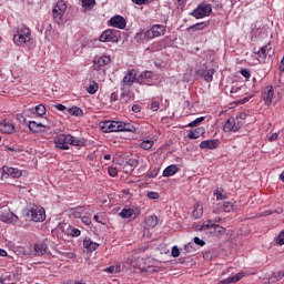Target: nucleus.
I'll list each match as a JSON object with an SVG mask.
<instances>
[{"label":"nucleus","instance_id":"obj_1","mask_svg":"<svg viewBox=\"0 0 284 284\" xmlns=\"http://www.w3.org/2000/svg\"><path fill=\"white\" fill-rule=\"evenodd\" d=\"M54 145L55 148H59V150H70V146L68 145H75L78 148H81L85 145V141L79 138H74L70 134H60L55 139Z\"/></svg>","mask_w":284,"mask_h":284},{"label":"nucleus","instance_id":"obj_2","mask_svg":"<svg viewBox=\"0 0 284 284\" xmlns=\"http://www.w3.org/2000/svg\"><path fill=\"white\" fill-rule=\"evenodd\" d=\"M32 31L26 24H20L17 27L16 34H13V43L16 45H24L29 43Z\"/></svg>","mask_w":284,"mask_h":284},{"label":"nucleus","instance_id":"obj_3","mask_svg":"<svg viewBox=\"0 0 284 284\" xmlns=\"http://www.w3.org/2000/svg\"><path fill=\"white\" fill-rule=\"evenodd\" d=\"M27 216L34 223H43L45 220V209L32 205L27 210Z\"/></svg>","mask_w":284,"mask_h":284},{"label":"nucleus","instance_id":"obj_4","mask_svg":"<svg viewBox=\"0 0 284 284\" xmlns=\"http://www.w3.org/2000/svg\"><path fill=\"white\" fill-rule=\"evenodd\" d=\"M65 10H68V4L63 0H59L57 4L52 9V17L54 23L61 26L63 23V14H65Z\"/></svg>","mask_w":284,"mask_h":284},{"label":"nucleus","instance_id":"obj_5","mask_svg":"<svg viewBox=\"0 0 284 284\" xmlns=\"http://www.w3.org/2000/svg\"><path fill=\"white\" fill-rule=\"evenodd\" d=\"M191 14H192V17H195V19H203L205 17H210V14H212V6L201 3V4L197 6L196 9H194L191 12Z\"/></svg>","mask_w":284,"mask_h":284},{"label":"nucleus","instance_id":"obj_6","mask_svg":"<svg viewBox=\"0 0 284 284\" xmlns=\"http://www.w3.org/2000/svg\"><path fill=\"white\" fill-rule=\"evenodd\" d=\"M163 34H165V26L154 24L150 30L144 33V39H148V41H150V39H156V37H162Z\"/></svg>","mask_w":284,"mask_h":284},{"label":"nucleus","instance_id":"obj_7","mask_svg":"<svg viewBox=\"0 0 284 284\" xmlns=\"http://www.w3.org/2000/svg\"><path fill=\"white\" fill-rule=\"evenodd\" d=\"M241 128H243V122L234 118H229L223 125L224 132H239Z\"/></svg>","mask_w":284,"mask_h":284},{"label":"nucleus","instance_id":"obj_8","mask_svg":"<svg viewBox=\"0 0 284 284\" xmlns=\"http://www.w3.org/2000/svg\"><path fill=\"white\" fill-rule=\"evenodd\" d=\"M118 31L114 29H108L105 30L99 38V41L102 43H108L110 41H119Z\"/></svg>","mask_w":284,"mask_h":284},{"label":"nucleus","instance_id":"obj_9","mask_svg":"<svg viewBox=\"0 0 284 284\" xmlns=\"http://www.w3.org/2000/svg\"><path fill=\"white\" fill-rule=\"evenodd\" d=\"M109 26L112 28H118L119 30H125L128 21L123 16H114L109 20Z\"/></svg>","mask_w":284,"mask_h":284},{"label":"nucleus","instance_id":"obj_10","mask_svg":"<svg viewBox=\"0 0 284 284\" xmlns=\"http://www.w3.org/2000/svg\"><path fill=\"white\" fill-rule=\"evenodd\" d=\"M100 129L104 133L119 132V121H104L100 123Z\"/></svg>","mask_w":284,"mask_h":284},{"label":"nucleus","instance_id":"obj_11","mask_svg":"<svg viewBox=\"0 0 284 284\" xmlns=\"http://www.w3.org/2000/svg\"><path fill=\"white\" fill-rule=\"evenodd\" d=\"M136 81V72L134 70L128 71V73L124 75L122 80V88H132L134 85V82Z\"/></svg>","mask_w":284,"mask_h":284},{"label":"nucleus","instance_id":"obj_12","mask_svg":"<svg viewBox=\"0 0 284 284\" xmlns=\"http://www.w3.org/2000/svg\"><path fill=\"white\" fill-rule=\"evenodd\" d=\"M111 61L110 55H102L98 60H93V69L99 71L103 65H110Z\"/></svg>","mask_w":284,"mask_h":284},{"label":"nucleus","instance_id":"obj_13","mask_svg":"<svg viewBox=\"0 0 284 284\" xmlns=\"http://www.w3.org/2000/svg\"><path fill=\"white\" fill-rule=\"evenodd\" d=\"M219 145H221V141H219V139L204 140L200 143L201 150H216Z\"/></svg>","mask_w":284,"mask_h":284},{"label":"nucleus","instance_id":"obj_14","mask_svg":"<svg viewBox=\"0 0 284 284\" xmlns=\"http://www.w3.org/2000/svg\"><path fill=\"white\" fill-rule=\"evenodd\" d=\"M262 97L265 105H272V101L274 99V87H266L264 92L262 93Z\"/></svg>","mask_w":284,"mask_h":284},{"label":"nucleus","instance_id":"obj_15","mask_svg":"<svg viewBox=\"0 0 284 284\" xmlns=\"http://www.w3.org/2000/svg\"><path fill=\"white\" fill-rule=\"evenodd\" d=\"M36 256H43V254H50V248L45 242L34 244Z\"/></svg>","mask_w":284,"mask_h":284},{"label":"nucleus","instance_id":"obj_16","mask_svg":"<svg viewBox=\"0 0 284 284\" xmlns=\"http://www.w3.org/2000/svg\"><path fill=\"white\" fill-rule=\"evenodd\" d=\"M202 230H214L216 234H225V229L219 224H212V221H209L207 224H203Z\"/></svg>","mask_w":284,"mask_h":284},{"label":"nucleus","instance_id":"obj_17","mask_svg":"<svg viewBox=\"0 0 284 284\" xmlns=\"http://www.w3.org/2000/svg\"><path fill=\"white\" fill-rule=\"evenodd\" d=\"M0 132L2 134H12L14 132V125L10 121H2L0 123Z\"/></svg>","mask_w":284,"mask_h":284},{"label":"nucleus","instance_id":"obj_18","mask_svg":"<svg viewBox=\"0 0 284 284\" xmlns=\"http://www.w3.org/2000/svg\"><path fill=\"white\" fill-rule=\"evenodd\" d=\"M196 74H197V77H201L202 79H204V81H207L210 83V81H212V79L214 77V71L200 69L196 71Z\"/></svg>","mask_w":284,"mask_h":284},{"label":"nucleus","instance_id":"obj_19","mask_svg":"<svg viewBox=\"0 0 284 284\" xmlns=\"http://www.w3.org/2000/svg\"><path fill=\"white\" fill-rule=\"evenodd\" d=\"M29 130L33 132L34 134H39V132L45 131V125L42 123H37V121H30L29 122Z\"/></svg>","mask_w":284,"mask_h":284},{"label":"nucleus","instance_id":"obj_20","mask_svg":"<svg viewBox=\"0 0 284 284\" xmlns=\"http://www.w3.org/2000/svg\"><path fill=\"white\" fill-rule=\"evenodd\" d=\"M0 221H2V223H17V221H19V216H17L14 213L10 212L7 214H2L0 216Z\"/></svg>","mask_w":284,"mask_h":284},{"label":"nucleus","instance_id":"obj_21","mask_svg":"<svg viewBox=\"0 0 284 284\" xmlns=\"http://www.w3.org/2000/svg\"><path fill=\"white\" fill-rule=\"evenodd\" d=\"M3 172L7 176H11L12 179H19L21 176V170L14 168H3Z\"/></svg>","mask_w":284,"mask_h":284},{"label":"nucleus","instance_id":"obj_22","mask_svg":"<svg viewBox=\"0 0 284 284\" xmlns=\"http://www.w3.org/2000/svg\"><path fill=\"white\" fill-rule=\"evenodd\" d=\"M205 134V128H197L189 132V139H201Z\"/></svg>","mask_w":284,"mask_h":284},{"label":"nucleus","instance_id":"obj_23","mask_svg":"<svg viewBox=\"0 0 284 284\" xmlns=\"http://www.w3.org/2000/svg\"><path fill=\"white\" fill-rule=\"evenodd\" d=\"M83 247L88 250V252H94L99 247V244L97 242H92V240H84L83 241Z\"/></svg>","mask_w":284,"mask_h":284},{"label":"nucleus","instance_id":"obj_24","mask_svg":"<svg viewBox=\"0 0 284 284\" xmlns=\"http://www.w3.org/2000/svg\"><path fill=\"white\" fill-rule=\"evenodd\" d=\"M119 132H136V128L131 123L119 122Z\"/></svg>","mask_w":284,"mask_h":284},{"label":"nucleus","instance_id":"obj_25","mask_svg":"<svg viewBox=\"0 0 284 284\" xmlns=\"http://www.w3.org/2000/svg\"><path fill=\"white\" fill-rule=\"evenodd\" d=\"M179 172V166L172 164L163 171V176H174Z\"/></svg>","mask_w":284,"mask_h":284},{"label":"nucleus","instance_id":"obj_26","mask_svg":"<svg viewBox=\"0 0 284 284\" xmlns=\"http://www.w3.org/2000/svg\"><path fill=\"white\" fill-rule=\"evenodd\" d=\"M68 114H71V116H83V110L79 106H72L67 109Z\"/></svg>","mask_w":284,"mask_h":284},{"label":"nucleus","instance_id":"obj_27","mask_svg":"<svg viewBox=\"0 0 284 284\" xmlns=\"http://www.w3.org/2000/svg\"><path fill=\"white\" fill-rule=\"evenodd\" d=\"M203 216V205L200 203L194 204L193 217L201 219Z\"/></svg>","mask_w":284,"mask_h":284},{"label":"nucleus","instance_id":"obj_28","mask_svg":"<svg viewBox=\"0 0 284 284\" xmlns=\"http://www.w3.org/2000/svg\"><path fill=\"white\" fill-rule=\"evenodd\" d=\"M145 223L148 227H156L159 224V217H156V215H151L145 220Z\"/></svg>","mask_w":284,"mask_h":284},{"label":"nucleus","instance_id":"obj_29","mask_svg":"<svg viewBox=\"0 0 284 284\" xmlns=\"http://www.w3.org/2000/svg\"><path fill=\"white\" fill-rule=\"evenodd\" d=\"M205 22L195 23L186 29V32H199V30H204Z\"/></svg>","mask_w":284,"mask_h":284},{"label":"nucleus","instance_id":"obj_30","mask_svg":"<svg viewBox=\"0 0 284 284\" xmlns=\"http://www.w3.org/2000/svg\"><path fill=\"white\" fill-rule=\"evenodd\" d=\"M87 92L89 94H97V92H99V83H97V81L90 82L89 87L87 88Z\"/></svg>","mask_w":284,"mask_h":284},{"label":"nucleus","instance_id":"obj_31","mask_svg":"<svg viewBox=\"0 0 284 284\" xmlns=\"http://www.w3.org/2000/svg\"><path fill=\"white\" fill-rule=\"evenodd\" d=\"M120 216L122 219H132V216H134V210L133 209H123L120 212Z\"/></svg>","mask_w":284,"mask_h":284},{"label":"nucleus","instance_id":"obj_32","mask_svg":"<svg viewBox=\"0 0 284 284\" xmlns=\"http://www.w3.org/2000/svg\"><path fill=\"white\" fill-rule=\"evenodd\" d=\"M243 278V275L241 273H237L236 275H233L231 277H227L226 280L222 281V283H239V281Z\"/></svg>","mask_w":284,"mask_h":284},{"label":"nucleus","instance_id":"obj_33","mask_svg":"<svg viewBox=\"0 0 284 284\" xmlns=\"http://www.w3.org/2000/svg\"><path fill=\"white\" fill-rule=\"evenodd\" d=\"M103 272H106V274H119V272H121V266H109L103 268Z\"/></svg>","mask_w":284,"mask_h":284},{"label":"nucleus","instance_id":"obj_34","mask_svg":"<svg viewBox=\"0 0 284 284\" xmlns=\"http://www.w3.org/2000/svg\"><path fill=\"white\" fill-rule=\"evenodd\" d=\"M153 145H154V141H152V140H144L140 144V148H142V150H152Z\"/></svg>","mask_w":284,"mask_h":284},{"label":"nucleus","instance_id":"obj_35","mask_svg":"<svg viewBox=\"0 0 284 284\" xmlns=\"http://www.w3.org/2000/svg\"><path fill=\"white\" fill-rule=\"evenodd\" d=\"M152 77H154V72H152V71H144V72H142L139 75L138 81L141 82L142 79H152Z\"/></svg>","mask_w":284,"mask_h":284},{"label":"nucleus","instance_id":"obj_36","mask_svg":"<svg viewBox=\"0 0 284 284\" xmlns=\"http://www.w3.org/2000/svg\"><path fill=\"white\" fill-rule=\"evenodd\" d=\"M34 112L36 114H38V116H43V114H45L47 110H45V105L43 104H39L34 108Z\"/></svg>","mask_w":284,"mask_h":284},{"label":"nucleus","instance_id":"obj_37","mask_svg":"<svg viewBox=\"0 0 284 284\" xmlns=\"http://www.w3.org/2000/svg\"><path fill=\"white\" fill-rule=\"evenodd\" d=\"M160 169L159 168H153L151 171L146 174V179H156L159 176Z\"/></svg>","mask_w":284,"mask_h":284},{"label":"nucleus","instance_id":"obj_38","mask_svg":"<svg viewBox=\"0 0 284 284\" xmlns=\"http://www.w3.org/2000/svg\"><path fill=\"white\" fill-rule=\"evenodd\" d=\"M222 210L223 212L230 213L234 210V204H232V202H224Z\"/></svg>","mask_w":284,"mask_h":284},{"label":"nucleus","instance_id":"obj_39","mask_svg":"<svg viewBox=\"0 0 284 284\" xmlns=\"http://www.w3.org/2000/svg\"><path fill=\"white\" fill-rule=\"evenodd\" d=\"M203 121H205L204 116L197 118L189 123V128H196V125H199V123H203Z\"/></svg>","mask_w":284,"mask_h":284},{"label":"nucleus","instance_id":"obj_40","mask_svg":"<svg viewBox=\"0 0 284 284\" xmlns=\"http://www.w3.org/2000/svg\"><path fill=\"white\" fill-rule=\"evenodd\" d=\"M139 165V160L131 159L125 163V168H131L130 170L132 171V168H136Z\"/></svg>","mask_w":284,"mask_h":284},{"label":"nucleus","instance_id":"obj_41","mask_svg":"<svg viewBox=\"0 0 284 284\" xmlns=\"http://www.w3.org/2000/svg\"><path fill=\"white\" fill-rule=\"evenodd\" d=\"M171 255L173 258H179L181 256V250H179V246L172 247Z\"/></svg>","mask_w":284,"mask_h":284},{"label":"nucleus","instance_id":"obj_42","mask_svg":"<svg viewBox=\"0 0 284 284\" xmlns=\"http://www.w3.org/2000/svg\"><path fill=\"white\" fill-rule=\"evenodd\" d=\"M283 214V209L278 207L275 211H265L262 216H270L271 214Z\"/></svg>","mask_w":284,"mask_h":284},{"label":"nucleus","instance_id":"obj_43","mask_svg":"<svg viewBox=\"0 0 284 284\" xmlns=\"http://www.w3.org/2000/svg\"><path fill=\"white\" fill-rule=\"evenodd\" d=\"M267 52V47H262L258 51H257V57H261L262 59H265Z\"/></svg>","mask_w":284,"mask_h":284},{"label":"nucleus","instance_id":"obj_44","mask_svg":"<svg viewBox=\"0 0 284 284\" xmlns=\"http://www.w3.org/2000/svg\"><path fill=\"white\" fill-rule=\"evenodd\" d=\"M95 3V0H82L83 8H91V6H94Z\"/></svg>","mask_w":284,"mask_h":284},{"label":"nucleus","instance_id":"obj_45","mask_svg":"<svg viewBox=\"0 0 284 284\" xmlns=\"http://www.w3.org/2000/svg\"><path fill=\"white\" fill-rule=\"evenodd\" d=\"M277 245H284V231H282L276 237Z\"/></svg>","mask_w":284,"mask_h":284},{"label":"nucleus","instance_id":"obj_46","mask_svg":"<svg viewBox=\"0 0 284 284\" xmlns=\"http://www.w3.org/2000/svg\"><path fill=\"white\" fill-rule=\"evenodd\" d=\"M159 193L158 192H149L148 193V199H150L151 201H156V199H159Z\"/></svg>","mask_w":284,"mask_h":284},{"label":"nucleus","instance_id":"obj_47","mask_svg":"<svg viewBox=\"0 0 284 284\" xmlns=\"http://www.w3.org/2000/svg\"><path fill=\"white\" fill-rule=\"evenodd\" d=\"M214 194L216 196V201H223V200L227 199V195L221 193L220 191H216Z\"/></svg>","mask_w":284,"mask_h":284},{"label":"nucleus","instance_id":"obj_48","mask_svg":"<svg viewBox=\"0 0 284 284\" xmlns=\"http://www.w3.org/2000/svg\"><path fill=\"white\" fill-rule=\"evenodd\" d=\"M160 105L161 104L159 103V101H153L151 103V110H153V112H156L159 110Z\"/></svg>","mask_w":284,"mask_h":284},{"label":"nucleus","instance_id":"obj_49","mask_svg":"<svg viewBox=\"0 0 284 284\" xmlns=\"http://www.w3.org/2000/svg\"><path fill=\"white\" fill-rule=\"evenodd\" d=\"M82 223H84V225H91L92 224V220L90 219V216H82Z\"/></svg>","mask_w":284,"mask_h":284},{"label":"nucleus","instance_id":"obj_50","mask_svg":"<svg viewBox=\"0 0 284 284\" xmlns=\"http://www.w3.org/2000/svg\"><path fill=\"white\" fill-rule=\"evenodd\" d=\"M108 172L111 176H116V174H119V171L114 166L109 168Z\"/></svg>","mask_w":284,"mask_h":284},{"label":"nucleus","instance_id":"obj_51","mask_svg":"<svg viewBox=\"0 0 284 284\" xmlns=\"http://www.w3.org/2000/svg\"><path fill=\"white\" fill-rule=\"evenodd\" d=\"M239 119H241L242 121H245V119H247V113H245V112H240V113H237L235 120L239 121Z\"/></svg>","mask_w":284,"mask_h":284},{"label":"nucleus","instance_id":"obj_52","mask_svg":"<svg viewBox=\"0 0 284 284\" xmlns=\"http://www.w3.org/2000/svg\"><path fill=\"white\" fill-rule=\"evenodd\" d=\"M195 245H200V247H203L205 245V241L201 240L200 237H194Z\"/></svg>","mask_w":284,"mask_h":284},{"label":"nucleus","instance_id":"obj_53","mask_svg":"<svg viewBox=\"0 0 284 284\" xmlns=\"http://www.w3.org/2000/svg\"><path fill=\"white\" fill-rule=\"evenodd\" d=\"M135 6H145L148 3V0H131Z\"/></svg>","mask_w":284,"mask_h":284},{"label":"nucleus","instance_id":"obj_54","mask_svg":"<svg viewBox=\"0 0 284 284\" xmlns=\"http://www.w3.org/2000/svg\"><path fill=\"white\" fill-rule=\"evenodd\" d=\"M71 235L72 236H81V231L79 229H72L71 230Z\"/></svg>","mask_w":284,"mask_h":284},{"label":"nucleus","instance_id":"obj_55","mask_svg":"<svg viewBox=\"0 0 284 284\" xmlns=\"http://www.w3.org/2000/svg\"><path fill=\"white\" fill-rule=\"evenodd\" d=\"M111 102L119 101V94L116 92L111 93L110 95Z\"/></svg>","mask_w":284,"mask_h":284},{"label":"nucleus","instance_id":"obj_56","mask_svg":"<svg viewBox=\"0 0 284 284\" xmlns=\"http://www.w3.org/2000/svg\"><path fill=\"white\" fill-rule=\"evenodd\" d=\"M8 152H21V149L17 146H7Z\"/></svg>","mask_w":284,"mask_h":284},{"label":"nucleus","instance_id":"obj_57","mask_svg":"<svg viewBox=\"0 0 284 284\" xmlns=\"http://www.w3.org/2000/svg\"><path fill=\"white\" fill-rule=\"evenodd\" d=\"M241 74L242 77H244L245 79H250V72L246 69H242L241 70Z\"/></svg>","mask_w":284,"mask_h":284},{"label":"nucleus","instance_id":"obj_58","mask_svg":"<svg viewBox=\"0 0 284 284\" xmlns=\"http://www.w3.org/2000/svg\"><path fill=\"white\" fill-rule=\"evenodd\" d=\"M278 139V133H272L268 138V141L272 143L273 141H276Z\"/></svg>","mask_w":284,"mask_h":284},{"label":"nucleus","instance_id":"obj_59","mask_svg":"<svg viewBox=\"0 0 284 284\" xmlns=\"http://www.w3.org/2000/svg\"><path fill=\"white\" fill-rule=\"evenodd\" d=\"M132 112H135V113L141 112V105L134 104V105L132 106Z\"/></svg>","mask_w":284,"mask_h":284},{"label":"nucleus","instance_id":"obj_60","mask_svg":"<svg viewBox=\"0 0 284 284\" xmlns=\"http://www.w3.org/2000/svg\"><path fill=\"white\" fill-rule=\"evenodd\" d=\"M55 109L59 110L60 112H63L67 110L65 105L63 104H55Z\"/></svg>","mask_w":284,"mask_h":284},{"label":"nucleus","instance_id":"obj_61","mask_svg":"<svg viewBox=\"0 0 284 284\" xmlns=\"http://www.w3.org/2000/svg\"><path fill=\"white\" fill-rule=\"evenodd\" d=\"M72 215L74 216V219H82L80 211H73Z\"/></svg>","mask_w":284,"mask_h":284},{"label":"nucleus","instance_id":"obj_62","mask_svg":"<svg viewBox=\"0 0 284 284\" xmlns=\"http://www.w3.org/2000/svg\"><path fill=\"white\" fill-rule=\"evenodd\" d=\"M239 90H241V88H239V87H233V88L231 89V94H236V93L239 92Z\"/></svg>","mask_w":284,"mask_h":284},{"label":"nucleus","instance_id":"obj_63","mask_svg":"<svg viewBox=\"0 0 284 284\" xmlns=\"http://www.w3.org/2000/svg\"><path fill=\"white\" fill-rule=\"evenodd\" d=\"M203 257L206 258V260L212 258V253L211 252H205L203 254Z\"/></svg>","mask_w":284,"mask_h":284},{"label":"nucleus","instance_id":"obj_64","mask_svg":"<svg viewBox=\"0 0 284 284\" xmlns=\"http://www.w3.org/2000/svg\"><path fill=\"white\" fill-rule=\"evenodd\" d=\"M280 72H284V58L281 60L280 63Z\"/></svg>","mask_w":284,"mask_h":284}]
</instances>
